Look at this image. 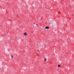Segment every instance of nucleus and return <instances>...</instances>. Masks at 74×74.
I'll use <instances>...</instances> for the list:
<instances>
[{
  "mask_svg": "<svg viewBox=\"0 0 74 74\" xmlns=\"http://www.w3.org/2000/svg\"><path fill=\"white\" fill-rule=\"evenodd\" d=\"M36 26H38V25L37 24H36Z\"/></svg>",
  "mask_w": 74,
  "mask_h": 74,
  "instance_id": "0eeeda50",
  "label": "nucleus"
},
{
  "mask_svg": "<svg viewBox=\"0 0 74 74\" xmlns=\"http://www.w3.org/2000/svg\"><path fill=\"white\" fill-rule=\"evenodd\" d=\"M36 45H38V44H37Z\"/></svg>",
  "mask_w": 74,
  "mask_h": 74,
  "instance_id": "6e6552de",
  "label": "nucleus"
},
{
  "mask_svg": "<svg viewBox=\"0 0 74 74\" xmlns=\"http://www.w3.org/2000/svg\"><path fill=\"white\" fill-rule=\"evenodd\" d=\"M11 56L12 57V58H13V56H12L11 55Z\"/></svg>",
  "mask_w": 74,
  "mask_h": 74,
  "instance_id": "423d86ee",
  "label": "nucleus"
},
{
  "mask_svg": "<svg viewBox=\"0 0 74 74\" xmlns=\"http://www.w3.org/2000/svg\"><path fill=\"white\" fill-rule=\"evenodd\" d=\"M58 67H61V66L60 65H58Z\"/></svg>",
  "mask_w": 74,
  "mask_h": 74,
  "instance_id": "20e7f679",
  "label": "nucleus"
},
{
  "mask_svg": "<svg viewBox=\"0 0 74 74\" xmlns=\"http://www.w3.org/2000/svg\"><path fill=\"white\" fill-rule=\"evenodd\" d=\"M45 29H49V27L48 26H46L45 27Z\"/></svg>",
  "mask_w": 74,
  "mask_h": 74,
  "instance_id": "f257e3e1",
  "label": "nucleus"
},
{
  "mask_svg": "<svg viewBox=\"0 0 74 74\" xmlns=\"http://www.w3.org/2000/svg\"><path fill=\"white\" fill-rule=\"evenodd\" d=\"M41 29H42V28H41Z\"/></svg>",
  "mask_w": 74,
  "mask_h": 74,
  "instance_id": "1a4fd4ad",
  "label": "nucleus"
},
{
  "mask_svg": "<svg viewBox=\"0 0 74 74\" xmlns=\"http://www.w3.org/2000/svg\"><path fill=\"white\" fill-rule=\"evenodd\" d=\"M55 25H56L55 23H52V25L53 26H55Z\"/></svg>",
  "mask_w": 74,
  "mask_h": 74,
  "instance_id": "f03ea898",
  "label": "nucleus"
},
{
  "mask_svg": "<svg viewBox=\"0 0 74 74\" xmlns=\"http://www.w3.org/2000/svg\"><path fill=\"white\" fill-rule=\"evenodd\" d=\"M24 36H27V33H26V32H25L24 33Z\"/></svg>",
  "mask_w": 74,
  "mask_h": 74,
  "instance_id": "7ed1b4c3",
  "label": "nucleus"
},
{
  "mask_svg": "<svg viewBox=\"0 0 74 74\" xmlns=\"http://www.w3.org/2000/svg\"><path fill=\"white\" fill-rule=\"evenodd\" d=\"M44 60H45V61H47V59H44Z\"/></svg>",
  "mask_w": 74,
  "mask_h": 74,
  "instance_id": "39448f33",
  "label": "nucleus"
}]
</instances>
